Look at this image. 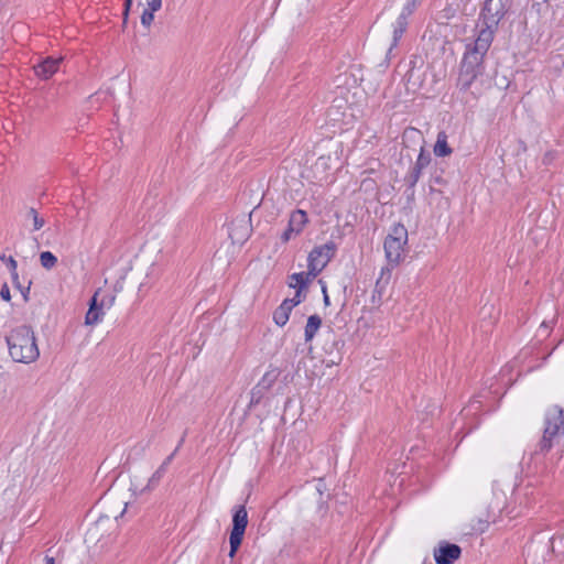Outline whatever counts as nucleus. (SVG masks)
I'll return each mask as SVG.
<instances>
[{"label":"nucleus","instance_id":"obj_14","mask_svg":"<svg viewBox=\"0 0 564 564\" xmlns=\"http://www.w3.org/2000/svg\"><path fill=\"white\" fill-rule=\"evenodd\" d=\"M61 61L62 58L46 57L34 66V72L39 77L48 79L57 72Z\"/></svg>","mask_w":564,"mask_h":564},{"label":"nucleus","instance_id":"obj_2","mask_svg":"<svg viewBox=\"0 0 564 564\" xmlns=\"http://www.w3.org/2000/svg\"><path fill=\"white\" fill-rule=\"evenodd\" d=\"M9 354L15 362L31 364L40 357L33 329L28 325L13 328L6 337Z\"/></svg>","mask_w":564,"mask_h":564},{"label":"nucleus","instance_id":"obj_34","mask_svg":"<svg viewBox=\"0 0 564 564\" xmlns=\"http://www.w3.org/2000/svg\"><path fill=\"white\" fill-rule=\"evenodd\" d=\"M323 295H324V297H323L324 304L326 306L329 305V296L327 294L326 286H323Z\"/></svg>","mask_w":564,"mask_h":564},{"label":"nucleus","instance_id":"obj_22","mask_svg":"<svg viewBox=\"0 0 564 564\" xmlns=\"http://www.w3.org/2000/svg\"><path fill=\"white\" fill-rule=\"evenodd\" d=\"M166 471L167 469H165L164 466H160L150 477L147 486L142 489V491L153 490L160 484L161 479L163 478Z\"/></svg>","mask_w":564,"mask_h":564},{"label":"nucleus","instance_id":"obj_37","mask_svg":"<svg viewBox=\"0 0 564 564\" xmlns=\"http://www.w3.org/2000/svg\"><path fill=\"white\" fill-rule=\"evenodd\" d=\"M54 563H55V561H54V558H53V557H48V556H46V558H45V564H54Z\"/></svg>","mask_w":564,"mask_h":564},{"label":"nucleus","instance_id":"obj_30","mask_svg":"<svg viewBox=\"0 0 564 564\" xmlns=\"http://www.w3.org/2000/svg\"><path fill=\"white\" fill-rule=\"evenodd\" d=\"M148 7L152 9V11H158L161 9L162 0H147Z\"/></svg>","mask_w":564,"mask_h":564},{"label":"nucleus","instance_id":"obj_35","mask_svg":"<svg viewBox=\"0 0 564 564\" xmlns=\"http://www.w3.org/2000/svg\"><path fill=\"white\" fill-rule=\"evenodd\" d=\"M131 4H132V0H126L124 1V14L126 15L128 14V11H129Z\"/></svg>","mask_w":564,"mask_h":564},{"label":"nucleus","instance_id":"obj_18","mask_svg":"<svg viewBox=\"0 0 564 564\" xmlns=\"http://www.w3.org/2000/svg\"><path fill=\"white\" fill-rule=\"evenodd\" d=\"M391 278V270L387 268H382L380 272V276L377 279L375 290H373V297L378 295L380 299L382 294L384 293Z\"/></svg>","mask_w":564,"mask_h":564},{"label":"nucleus","instance_id":"obj_36","mask_svg":"<svg viewBox=\"0 0 564 564\" xmlns=\"http://www.w3.org/2000/svg\"><path fill=\"white\" fill-rule=\"evenodd\" d=\"M184 438H185V436H183V437L180 440L178 445H177V446H176V448L174 449V452H175V453H177V451H178V449L181 448V446L183 445V443H184Z\"/></svg>","mask_w":564,"mask_h":564},{"label":"nucleus","instance_id":"obj_3","mask_svg":"<svg viewBox=\"0 0 564 564\" xmlns=\"http://www.w3.org/2000/svg\"><path fill=\"white\" fill-rule=\"evenodd\" d=\"M564 438V409L561 405L550 406L544 414L543 435L539 443L541 452H549Z\"/></svg>","mask_w":564,"mask_h":564},{"label":"nucleus","instance_id":"obj_20","mask_svg":"<svg viewBox=\"0 0 564 564\" xmlns=\"http://www.w3.org/2000/svg\"><path fill=\"white\" fill-rule=\"evenodd\" d=\"M453 150L447 143V134L444 131L438 132L436 143L434 145V153L436 156H447L452 154Z\"/></svg>","mask_w":564,"mask_h":564},{"label":"nucleus","instance_id":"obj_4","mask_svg":"<svg viewBox=\"0 0 564 564\" xmlns=\"http://www.w3.org/2000/svg\"><path fill=\"white\" fill-rule=\"evenodd\" d=\"M506 13L507 9L502 0H486L480 13L482 26L477 35L487 33L489 42L492 43L498 24Z\"/></svg>","mask_w":564,"mask_h":564},{"label":"nucleus","instance_id":"obj_24","mask_svg":"<svg viewBox=\"0 0 564 564\" xmlns=\"http://www.w3.org/2000/svg\"><path fill=\"white\" fill-rule=\"evenodd\" d=\"M40 262L44 269L51 270L56 265L57 258L51 251H43L40 254Z\"/></svg>","mask_w":564,"mask_h":564},{"label":"nucleus","instance_id":"obj_10","mask_svg":"<svg viewBox=\"0 0 564 564\" xmlns=\"http://www.w3.org/2000/svg\"><path fill=\"white\" fill-rule=\"evenodd\" d=\"M420 4V0H406L405 4L402 8L400 15L398 17L394 25H393V37L392 43L388 50V55L391 53L392 48L398 45L399 40L402 37L403 33L408 26V18L416 10Z\"/></svg>","mask_w":564,"mask_h":564},{"label":"nucleus","instance_id":"obj_17","mask_svg":"<svg viewBox=\"0 0 564 564\" xmlns=\"http://www.w3.org/2000/svg\"><path fill=\"white\" fill-rule=\"evenodd\" d=\"M321 326H322V318L317 314L311 315L307 318V323H306L305 329H304L305 343L312 341V339L315 337V335L318 332V329L321 328Z\"/></svg>","mask_w":564,"mask_h":564},{"label":"nucleus","instance_id":"obj_6","mask_svg":"<svg viewBox=\"0 0 564 564\" xmlns=\"http://www.w3.org/2000/svg\"><path fill=\"white\" fill-rule=\"evenodd\" d=\"M248 525V513L246 507L240 505L235 507L232 514V529L229 536L230 551L229 556L234 557L240 547Z\"/></svg>","mask_w":564,"mask_h":564},{"label":"nucleus","instance_id":"obj_7","mask_svg":"<svg viewBox=\"0 0 564 564\" xmlns=\"http://www.w3.org/2000/svg\"><path fill=\"white\" fill-rule=\"evenodd\" d=\"M336 243L328 241L325 245L315 247L308 254L307 268L311 269V274L317 276L319 272L327 265L330 259L335 256Z\"/></svg>","mask_w":564,"mask_h":564},{"label":"nucleus","instance_id":"obj_23","mask_svg":"<svg viewBox=\"0 0 564 564\" xmlns=\"http://www.w3.org/2000/svg\"><path fill=\"white\" fill-rule=\"evenodd\" d=\"M550 547L555 555H564V533L554 534L550 540Z\"/></svg>","mask_w":564,"mask_h":564},{"label":"nucleus","instance_id":"obj_13","mask_svg":"<svg viewBox=\"0 0 564 564\" xmlns=\"http://www.w3.org/2000/svg\"><path fill=\"white\" fill-rule=\"evenodd\" d=\"M251 234L250 221L241 218L231 223L229 229V237L234 243L242 245L248 240Z\"/></svg>","mask_w":564,"mask_h":564},{"label":"nucleus","instance_id":"obj_9","mask_svg":"<svg viewBox=\"0 0 564 564\" xmlns=\"http://www.w3.org/2000/svg\"><path fill=\"white\" fill-rule=\"evenodd\" d=\"M344 347V341L338 338L336 333L333 329H328L323 337L322 349L327 357L325 361L327 366L329 365H338L341 360V348Z\"/></svg>","mask_w":564,"mask_h":564},{"label":"nucleus","instance_id":"obj_28","mask_svg":"<svg viewBox=\"0 0 564 564\" xmlns=\"http://www.w3.org/2000/svg\"><path fill=\"white\" fill-rule=\"evenodd\" d=\"M7 265L9 267L10 269V272H11V276L13 279H18V272H17V261L13 259V257H8L7 259Z\"/></svg>","mask_w":564,"mask_h":564},{"label":"nucleus","instance_id":"obj_19","mask_svg":"<svg viewBox=\"0 0 564 564\" xmlns=\"http://www.w3.org/2000/svg\"><path fill=\"white\" fill-rule=\"evenodd\" d=\"M292 308L289 306V302H282L273 312V321L278 326H284L290 317Z\"/></svg>","mask_w":564,"mask_h":564},{"label":"nucleus","instance_id":"obj_25","mask_svg":"<svg viewBox=\"0 0 564 564\" xmlns=\"http://www.w3.org/2000/svg\"><path fill=\"white\" fill-rule=\"evenodd\" d=\"M28 217L33 220V230H40L45 224L44 219L39 216L36 209L33 207L28 210Z\"/></svg>","mask_w":564,"mask_h":564},{"label":"nucleus","instance_id":"obj_29","mask_svg":"<svg viewBox=\"0 0 564 564\" xmlns=\"http://www.w3.org/2000/svg\"><path fill=\"white\" fill-rule=\"evenodd\" d=\"M0 296L4 301H10L11 300L10 289H9L8 284L4 283L2 285V288L0 290Z\"/></svg>","mask_w":564,"mask_h":564},{"label":"nucleus","instance_id":"obj_5","mask_svg":"<svg viewBox=\"0 0 564 564\" xmlns=\"http://www.w3.org/2000/svg\"><path fill=\"white\" fill-rule=\"evenodd\" d=\"M408 242V230L404 225H394L384 239V253L388 262L398 265L404 257V246Z\"/></svg>","mask_w":564,"mask_h":564},{"label":"nucleus","instance_id":"obj_39","mask_svg":"<svg viewBox=\"0 0 564 564\" xmlns=\"http://www.w3.org/2000/svg\"><path fill=\"white\" fill-rule=\"evenodd\" d=\"M7 259H8V258H7L4 254H1V256H0V260H1V261H6V262H7Z\"/></svg>","mask_w":564,"mask_h":564},{"label":"nucleus","instance_id":"obj_26","mask_svg":"<svg viewBox=\"0 0 564 564\" xmlns=\"http://www.w3.org/2000/svg\"><path fill=\"white\" fill-rule=\"evenodd\" d=\"M154 12L155 11H152V9H150V8L145 9L143 11V13L141 15V23L143 26L149 28L151 25V23L154 20Z\"/></svg>","mask_w":564,"mask_h":564},{"label":"nucleus","instance_id":"obj_31","mask_svg":"<svg viewBox=\"0 0 564 564\" xmlns=\"http://www.w3.org/2000/svg\"><path fill=\"white\" fill-rule=\"evenodd\" d=\"M293 236H296L295 231H290V226L288 225V228L282 234L281 239L283 242H288Z\"/></svg>","mask_w":564,"mask_h":564},{"label":"nucleus","instance_id":"obj_27","mask_svg":"<svg viewBox=\"0 0 564 564\" xmlns=\"http://www.w3.org/2000/svg\"><path fill=\"white\" fill-rule=\"evenodd\" d=\"M302 291L296 290L295 296L292 299H285L283 302H289V306L293 310L296 305L302 302Z\"/></svg>","mask_w":564,"mask_h":564},{"label":"nucleus","instance_id":"obj_12","mask_svg":"<svg viewBox=\"0 0 564 564\" xmlns=\"http://www.w3.org/2000/svg\"><path fill=\"white\" fill-rule=\"evenodd\" d=\"M431 163V154L426 152L424 148H421L420 154L411 167L409 173L406 174L404 181L410 188H413L419 182L422 171Z\"/></svg>","mask_w":564,"mask_h":564},{"label":"nucleus","instance_id":"obj_11","mask_svg":"<svg viewBox=\"0 0 564 564\" xmlns=\"http://www.w3.org/2000/svg\"><path fill=\"white\" fill-rule=\"evenodd\" d=\"M460 554L459 545L446 541L440 542L438 546L434 549V558L437 564H453L460 557Z\"/></svg>","mask_w":564,"mask_h":564},{"label":"nucleus","instance_id":"obj_33","mask_svg":"<svg viewBox=\"0 0 564 564\" xmlns=\"http://www.w3.org/2000/svg\"><path fill=\"white\" fill-rule=\"evenodd\" d=\"M175 452H173L171 455H169L164 460L163 463L160 465V466H164L165 469L169 468L170 464L172 463L174 456H175Z\"/></svg>","mask_w":564,"mask_h":564},{"label":"nucleus","instance_id":"obj_1","mask_svg":"<svg viewBox=\"0 0 564 564\" xmlns=\"http://www.w3.org/2000/svg\"><path fill=\"white\" fill-rule=\"evenodd\" d=\"M488 34L477 35L473 44L466 46L459 65L457 87L467 91L476 78L484 74V58L491 46Z\"/></svg>","mask_w":564,"mask_h":564},{"label":"nucleus","instance_id":"obj_38","mask_svg":"<svg viewBox=\"0 0 564 564\" xmlns=\"http://www.w3.org/2000/svg\"><path fill=\"white\" fill-rule=\"evenodd\" d=\"M12 282H13V284H14L17 288H21L20 282H19V278H18V279H13V278H12Z\"/></svg>","mask_w":564,"mask_h":564},{"label":"nucleus","instance_id":"obj_21","mask_svg":"<svg viewBox=\"0 0 564 564\" xmlns=\"http://www.w3.org/2000/svg\"><path fill=\"white\" fill-rule=\"evenodd\" d=\"M279 373L280 372L276 369L267 371L263 375V377L261 378V380L259 381L256 389L269 390L273 386V383L276 381Z\"/></svg>","mask_w":564,"mask_h":564},{"label":"nucleus","instance_id":"obj_16","mask_svg":"<svg viewBox=\"0 0 564 564\" xmlns=\"http://www.w3.org/2000/svg\"><path fill=\"white\" fill-rule=\"evenodd\" d=\"M315 278L311 274V269L307 272L293 273L290 275L289 286L302 291Z\"/></svg>","mask_w":564,"mask_h":564},{"label":"nucleus","instance_id":"obj_32","mask_svg":"<svg viewBox=\"0 0 564 564\" xmlns=\"http://www.w3.org/2000/svg\"><path fill=\"white\" fill-rule=\"evenodd\" d=\"M554 158H555V152L549 151L543 156V163L544 164H551L552 161L554 160Z\"/></svg>","mask_w":564,"mask_h":564},{"label":"nucleus","instance_id":"obj_8","mask_svg":"<svg viewBox=\"0 0 564 564\" xmlns=\"http://www.w3.org/2000/svg\"><path fill=\"white\" fill-rule=\"evenodd\" d=\"M100 297V291H96L89 301V308L85 316V324L94 326L100 323L105 315V308H110L115 302L113 295Z\"/></svg>","mask_w":564,"mask_h":564},{"label":"nucleus","instance_id":"obj_15","mask_svg":"<svg viewBox=\"0 0 564 564\" xmlns=\"http://www.w3.org/2000/svg\"><path fill=\"white\" fill-rule=\"evenodd\" d=\"M307 221L308 217L306 212L302 209L294 210L289 219L290 231H295V235H300Z\"/></svg>","mask_w":564,"mask_h":564}]
</instances>
